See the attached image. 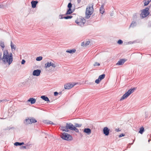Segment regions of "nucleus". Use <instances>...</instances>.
<instances>
[{"mask_svg": "<svg viewBox=\"0 0 151 151\" xmlns=\"http://www.w3.org/2000/svg\"><path fill=\"white\" fill-rule=\"evenodd\" d=\"M128 44H131V43H133V42H128Z\"/></svg>", "mask_w": 151, "mask_h": 151, "instance_id": "bf43d9fd", "label": "nucleus"}, {"mask_svg": "<svg viewBox=\"0 0 151 151\" xmlns=\"http://www.w3.org/2000/svg\"><path fill=\"white\" fill-rule=\"evenodd\" d=\"M82 124H79L78 123H75L74 126L76 128V127H81L82 126Z\"/></svg>", "mask_w": 151, "mask_h": 151, "instance_id": "7c9ffc66", "label": "nucleus"}, {"mask_svg": "<svg viewBox=\"0 0 151 151\" xmlns=\"http://www.w3.org/2000/svg\"><path fill=\"white\" fill-rule=\"evenodd\" d=\"M67 7L68 8L71 9L72 7V4L71 2H70V3H68L67 6Z\"/></svg>", "mask_w": 151, "mask_h": 151, "instance_id": "2f4dec72", "label": "nucleus"}, {"mask_svg": "<svg viewBox=\"0 0 151 151\" xmlns=\"http://www.w3.org/2000/svg\"><path fill=\"white\" fill-rule=\"evenodd\" d=\"M3 6H4L3 5H1L0 4V8H3Z\"/></svg>", "mask_w": 151, "mask_h": 151, "instance_id": "6e6d98bb", "label": "nucleus"}, {"mask_svg": "<svg viewBox=\"0 0 151 151\" xmlns=\"http://www.w3.org/2000/svg\"><path fill=\"white\" fill-rule=\"evenodd\" d=\"M60 137L62 139L69 141L73 139L71 135L65 132L62 133Z\"/></svg>", "mask_w": 151, "mask_h": 151, "instance_id": "7ed1b4c3", "label": "nucleus"}, {"mask_svg": "<svg viewBox=\"0 0 151 151\" xmlns=\"http://www.w3.org/2000/svg\"><path fill=\"white\" fill-rule=\"evenodd\" d=\"M134 140L133 141V142L132 143H129V145H132L133 144V143H134Z\"/></svg>", "mask_w": 151, "mask_h": 151, "instance_id": "4d7b16f0", "label": "nucleus"}, {"mask_svg": "<svg viewBox=\"0 0 151 151\" xmlns=\"http://www.w3.org/2000/svg\"><path fill=\"white\" fill-rule=\"evenodd\" d=\"M58 94V93L57 91H55L54 93V95L55 96H57Z\"/></svg>", "mask_w": 151, "mask_h": 151, "instance_id": "37998d69", "label": "nucleus"}, {"mask_svg": "<svg viewBox=\"0 0 151 151\" xmlns=\"http://www.w3.org/2000/svg\"><path fill=\"white\" fill-rule=\"evenodd\" d=\"M73 17V16H68L67 15L66 16L64 17H63V18H64V19H70L72 18Z\"/></svg>", "mask_w": 151, "mask_h": 151, "instance_id": "bb28decb", "label": "nucleus"}, {"mask_svg": "<svg viewBox=\"0 0 151 151\" xmlns=\"http://www.w3.org/2000/svg\"><path fill=\"white\" fill-rule=\"evenodd\" d=\"M70 1H71V0H70Z\"/></svg>", "mask_w": 151, "mask_h": 151, "instance_id": "338daca9", "label": "nucleus"}, {"mask_svg": "<svg viewBox=\"0 0 151 151\" xmlns=\"http://www.w3.org/2000/svg\"><path fill=\"white\" fill-rule=\"evenodd\" d=\"M63 14L60 15L59 16L60 18V19H64V18H63L64 17H63Z\"/></svg>", "mask_w": 151, "mask_h": 151, "instance_id": "09e8293b", "label": "nucleus"}, {"mask_svg": "<svg viewBox=\"0 0 151 151\" xmlns=\"http://www.w3.org/2000/svg\"><path fill=\"white\" fill-rule=\"evenodd\" d=\"M144 131V128L143 127H142L140 128L139 130V133L142 134H143V133Z\"/></svg>", "mask_w": 151, "mask_h": 151, "instance_id": "b1692460", "label": "nucleus"}, {"mask_svg": "<svg viewBox=\"0 0 151 151\" xmlns=\"http://www.w3.org/2000/svg\"><path fill=\"white\" fill-rule=\"evenodd\" d=\"M2 102V100H0V103Z\"/></svg>", "mask_w": 151, "mask_h": 151, "instance_id": "e2e57ef3", "label": "nucleus"}, {"mask_svg": "<svg viewBox=\"0 0 151 151\" xmlns=\"http://www.w3.org/2000/svg\"><path fill=\"white\" fill-rule=\"evenodd\" d=\"M0 46L2 48H4L5 47V46L4 45V42L1 41L0 42Z\"/></svg>", "mask_w": 151, "mask_h": 151, "instance_id": "c756f323", "label": "nucleus"}, {"mask_svg": "<svg viewBox=\"0 0 151 151\" xmlns=\"http://www.w3.org/2000/svg\"><path fill=\"white\" fill-rule=\"evenodd\" d=\"M73 12V11L71 9L68 8L67 9L65 15H67L68 14H70Z\"/></svg>", "mask_w": 151, "mask_h": 151, "instance_id": "a211bd4d", "label": "nucleus"}, {"mask_svg": "<svg viewBox=\"0 0 151 151\" xmlns=\"http://www.w3.org/2000/svg\"><path fill=\"white\" fill-rule=\"evenodd\" d=\"M101 81V80L99 79V78L98 79H96L95 81V82L97 84H99L100 82V81Z\"/></svg>", "mask_w": 151, "mask_h": 151, "instance_id": "c9c22d12", "label": "nucleus"}, {"mask_svg": "<svg viewBox=\"0 0 151 151\" xmlns=\"http://www.w3.org/2000/svg\"><path fill=\"white\" fill-rule=\"evenodd\" d=\"M93 11V5L90 4L87 7L86 12V17L88 19L92 14Z\"/></svg>", "mask_w": 151, "mask_h": 151, "instance_id": "f03ea898", "label": "nucleus"}, {"mask_svg": "<svg viewBox=\"0 0 151 151\" xmlns=\"http://www.w3.org/2000/svg\"><path fill=\"white\" fill-rule=\"evenodd\" d=\"M73 130L75 131L76 132H77V133L79 132L78 129L77 128H76V127L75 126L74 127V128H73Z\"/></svg>", "mask_w": 151, "mask_h": 151, "instance_id": "473e14b6", "label": "nucleus"}, {"mask_svg": "<svg viewBox=\"0 0 151 151\" xmlns=\"http://www.w3.org/2000/svg\"><path fill=\"white\" fill-rule=\"evenodd\" d=\"M83 132L86 133L87 134L89 135L91 133V130L90 128H85L84 129Z\"/></svg>", "mask_w": 151, "mask_h": 151, "instance_id": "ddd939ff", "label": "nucleus"}, {"mask_svg": "<svg viewBox=\"0 0 151 151\" xmlns=\"http://www.w3.org/2000/svg\"><path fill=\"white\" fill-rule=\"evenodd\" d=\"M42 56H39L37 57L36 58V60L37 61H40L42 60Z\"/></svg>", "mask_w": 151, "mask_h": 151, "instance_id": "c85d7f7f", "label": "nucleus"}, {"mask_svg": "<svg viewBox=\"0 0 151 151\" xmlns=\"http://www.w3.org/2000/svg\"><path fill=\"white\" fill-rule=\"evenodd\" d=\"M126 60H127L125 59H120L116 63V65H122L125 62Z\"/></svg>", "mask_w": 151, "mask_h": 151, "instance_id": "9b49d317", "label": "nucleus"}, {"mask_svg": "<svg viewBox=\"0 0 151 151\" xmlns=\"http://www.w3.org/2000/svg\"><path fill=\"white\" fill-rule=\"evenodd\" d=\"M110 129L108 127H106L104 128L103 130V133L106 136H108L109 133Z\"/></svg>", "mask_w": 151, "mask_h": 151, "instance_id": "9d476101", "label": "nucleus"}, {"mask_svg": "<svg viewBox=\"0 0 151 151\" xmlns=\"http://www.w3.org/2000/svg\"><path fill=\"white\" fill-rule=\"evenodd\" d=\"M124 135H125V134H124L122 133L119 135V137H121L124 136Z\"/></svg>", "mask_w": 151, "mask_h": 151, "instance_id": "c03bdc74", "label": "nucleus"}, {"mask_svg": "<svg viewBox=\"0 0 151 151\" xmlns=\"http://www.w3.org/2000/svg\"><path fill=\"white\" fill-rule=\"evenodd\" d=\"M115 131H116L117 132H118L120 131L119 128H118L116 129H115Z\"/></svg>", "mask_w": 151, "mask_h": 151, "instance_id": "603ef678", "label": "nucleus"}, {"mask_svg": "<svg viewBox=\"0 0 151 151\" xmlns=\"http://www.w3.org/2000/svg\"><path fill=\"white\" fill-rule=\"evenodd\" d=\"M75 126L71 123H67L65 127H61L63 128H67L70 130H73V128Z\"/></svg>", "mask_w": 151, "mask_h": 151, "instance_id": "423d86ee", "label": "nucleus"}, {"mask_svg": "<svg viewBox=\"0 0 151 151\" xmlns=\"http://www.w3.org/2000/svg\"><path fill=\"white\" fill-rule=\"evenodd\" d=\"M38 3V1H32L31 2L32 7L33 8H35Z\"/></svg>", "mask_w": 151, "mask_h": 151, "instance_id": "f8f14e48", "label": "nucleus"}, {"mask_svg": "<svg viewBox=\"0 0 151 151\" xmlns=\"http://www.w3.org/2000/svg\"><path fill=\"white\" fill-rule=\"evenodd\" d=\"M148 27H151V21H150L148 23Z\"/></svg>", "mask_w": 151, "mask_h": 151, "instance_id": "3c124183", "label": "nucleus"}, {"mask_svg": "<svg viewBox=\"0 0 151 151\" xmlns=\"http://www.w3.org/2000/svg\"><path fill=\"white\" fill-rule=\"evenodd\" d=\"M46 122H47V124H54L53 122H52L50 121H46Z\"/></svg>", "mask_w": 151, "mask_h": 151, "instance_id": "58836bf2", "label": "nucleus"}, {"mask_svg": "<svg viewBox=\"0 0 151 151\" xmlns=\"http://www.w3.org/2000/svg\"><path fill=\"white\" fill-rule=\"evenodd\" d=\"M137 25V22L135 21H133L130 24L129 27H132L134 28Z\"/></svg>", "mask_w": 151, "mask_h": 151, "instance_id": "aec40b11", "label": "nucleus"}, {"mask_svg": "<svg viewBox=\"0 0 151 151\" xmlns=\"http://www.w3.org/2000/svg\"><path fill=\"white\" fill-rule=\"evenodd\" d=\"M90 42L89 41H87L85 43V47L87 46L88 45H89L90 43Z\"/></svg>", "mask_w": 151, "mask_h": 151, "instance_id": "4c0bfd02", "label": "nucleus"}, {"mask_svg": "<svg viewBox=\"0 0 151 151\" xmlns=\"http://www.w3.org/2000/svg\"><path fill=\"white\" fill-rule=\"evenodd\" d=\"M25 62V60H24L23 59L21 61V64L22 65L24 64Z\"/></svg>", "mask_w": 151, "mask_h": 151, "instance_id": "a18cd8bd", "label": "nucleus"}, {"mask_svg": "<svg viewBox=\"0 0 151 151\" xmlns=\"http://www.w3.org/2000/svg\"><path fill=\"white\" fill-rule=\"evenodd\" d=\"M41 98L45 101H47V103L50 102L49 98L46 96H41Z\"/></svg>", "mask_w": 151, "mask_h": 151, "instance_id": "2eb2a0df", "label": "nucleus"}, {"mask_svg": "<svg viewBox=\"0 0 151 151\" xmlns=\"http://www.w3.org/2000/svg\"><path fill=\"white\" fill-rule=\"evenodd\" d=\"M24 142H16L15 143H14V145L15 146H21V145H24Z\"/></svg>", "mask_w": 151, "mask_h": 151, "instance_id": "6ab92c4d", "label": "nucleus"}, {"mask_svg": "<svg viewBox=\"0 0 151 151\" xmlns=\"http://www.w3.org/2000/svg\"><path fill=\"white\" fill-rule=\"evenodd\" d=\"M105 5V3H103L100 8V13L103 14L105 12V9L104 8V6Z\"/></svg>", "mask_w": 151, "mask_h": 151, "instance_id": "4468645a", "label": "nucleus"}, {"mask_svg": "<svg viewBox=\"0 0 151 151\" xmlns=\"http://www.w3.org/2000/svg\"><path fill=\"white\" fill-rule=\"evenodd\" d=\"M81 18H82V17H81ZM83 19V22H84V24L86 22V20L84 19L83 18H82Z\"/></svg>", "mask_w": 151, "mask_h": 151, "instance_id": "864d4df0", "label": "nucleus"}, {"mask_svg": "<svg viewBox=\"0 0 151 151\" xmlns=\"http://www.w3.org/2000/svg\"><path fill=\"white\" fill-rule=\"evenodd\" d=\"M2 102H7V101H9V100H7V99H3V100H2Z\"/></svg>", "mask_w": 151, "mask_h": 151, "instance_id": "de8ad7c7", "label": "nucleus"}, {"mask_svg": "<svg viewBox=\"0 0 151 151\" xmlns=\"http://www.w3.org/2000/svg\"><path fill=\"white\" fill-rule=\"evenodd\" d=\"M76 83H73V84L70 83H66L64 85V88L66 89H69L73 87Z\"/></svg>", "mask_w": 151, "mask_h": 151, "instance_id": "0eeeda50", "label": "nucleus"}, {"mask_svg": "<svg viewBox=\"0 0 151 151\" xmlns=\"http://www.w3.org/2000/svg\"><path fill=\"white\" fill-rule=\"evenodd\" d=\"M100 65V64L99 63H98L97 62H95L94 64H93V66H99Z\"/></svg>", "mask_w": 151, "mask_h": 151, "instance_id": "e433bc0d", "label": "nucleus"}, {"mask_svg": "<svg viewBox=\"0 0 151 151\" xmlns=\"http://www.w3.org/2000/svg\"><path fill=\"white\" fill-rule=\"evenodd\" d=\"M62 129H65V128H62Z\"/></svg>", "mask_w": 151, "mask_h": 151, "instance_id": "69168bd1", "label": "nucleus"}, {"mask_svg": "<svg viewBox=\"0 0 151 151\" xmlns=\"http://www.w3.org/2000/svg\"><path fill=\"white\" fill-rule=\"evenodd\" d=\"M30 119L28 118L24 121L23 123L25 125H28L29 124H30Z\"/></svg>", "mask_w": 151, "mask_h": 151, "instance_id": "f3484780", "label": "nucleus"}, {"mask_svg": "<svg viewBox=\"0 0 151 151\" xmlns=\"http://www.w3.org/2000/svg\"><path fill=\"white\" fill-rule=\"evenodd\" d=\"M149 8L146 7L142 10V12L140 14V16H141L142 18L146 17L149 15L150 12H149Z\"/></svg>", "mask_w": 151, "mask_h": 151, "instance_id": "39448f33", "label": "nucleus"}, {"mask_svg": "<svg viewBox=\"0 0 151 151\" xmlns=\"http://www.w3.org/2000/svg\"><path fill=\"white\" fill-rule=\"evenodd\" d=\"M150 139H149L148 140V142H150Z\"/></svg>", "mask_w": 151, "mask_h": 151, "instance_id": "0e129e2a", "label": "nucleus"}, {"mask_svg": "<svg viewBox=\"0 0 151 151\" xmlns=\"http://www.w3.org/2000/svg\"><path fill=\"white\" fill-rule=\"evenodd\" d=\"M76 51V50L75 49H73L71 50H66V52H67L69 53H73L74 52Z\"/></svg>", "mask_w": 151, "mask_h": 151, "instance_id": "4be33fe9", "label": "nucleus"}, {"mask_svg": "<svg viewBox=\"0 0 151 151\" xmlns=\"http://www.w3.org/2000/svg\"><path fill=\"white\" fill-rule=\"evenodd\" d=\"M14 129V127H7V128L4 129V130H9L11 129Z\"/></svg>", "mask_w": 151, "mask_h": 151, "instance_id": "cd10ccee", "label": "nucleus"}, {"mask_svg": "<svg viewBox=\"0 0 151 151\" xmlns=\"http://www.w3.org/2000/svg\"><path fill=\"white\" fill-rule=\"evenodd\" d=\"M47 121L46 120H45V121L44 122L45 123H46V124H47V123H46V122H46V121Z\"/></svg>", "mask_w": 151, "mask_h": 151, "instance_id": "13d9d810", "label": "nucleus"}, {"mask_svg": "<svg viewBox=\"0 0 151 151\" xmlns=\"http://www.w3.org/2000/svg\"><path fill=\"white\" fill-rule=\"evenodd\" d=\"M51 66L53 68H55L56 67L55 65L52 62H51Z\"/></svg>", "mask_w": 151, "mask_h": 151, "instance_id": "79ce46f5", "label": "nucleus"}, {"mask_svg": "<svg viewBox=\"0 0 151 151\" xmlns=\"http://www.w3.org/2000/svg\"><path fill=\"white\" fill-rule=\"evenodd\" d=\"M81 0H77V2L78 4H79L81 2Z\"/></svg>", "mask_w": 151, "mask_h": 151, "instance_id": "5fc2aeb1", "label": "nucleus"}, {"mask_svg": "<svg viewBox=\"0 0 151 151\" xmlns=\"http://www.w3.org/2000/svg\"><path fill=\"white\" fill-rule=\"evenodd\" d=\"M150 1H149V0H148L147 1H145V2L144 3V5L145 6L147 5L150 3Z\"/></svg>", "mask_w": 151, "mask_h": 151, "instance_id": "f704fd0d", "label": "nucleus"}, {"mask_svg": "<svg viewBox=\"0 0 151 151\" xmlns=\"http://www.w3.org/2000/svg\"><path fill=\"white\" fill-rule=\"evenodd\" d=\"M2 61L4 64L6 63L10 65L13 61V55L12 53H9L8 50L4 51L3 55L2 57Z\"/></svg>", "mask_w": 151, "mask_h": 151, "instance_id": "f257e3e1", "label": "nucleus"}, {"mask_svg": "<svg viewBox=\"0 0 151 151\" xmlns=\"http://www.w3.org/2000/svg\"><path fill=\"white\" fill-rule=\"evenodd\" d=\"M2 53L1 52H0V60H2V58H1Z\"/></svg>", "mask_w": 151, "mask_h": 151, "instance_id": "49530a36", "label": "nucleus"}, {"mask_svg": "<svg viewBox=\"0 0 151 151\" xmlns=\"http://www.w3.org/2000/svg\"><path fill=\"white\" fill-rule=\"evenodd\" d=\"M79 19V20L78 21L77 20H76L75 22L78 25L81 26H84V22H83V19L82 18H80Z\"/></svg>", "mask_w": 151, "mask_h": 151, "instance_id": "1a4fd4ad", "label": "nucleus"}, {"mask_svg": "<svg viewBox=\"0 0 151 151\" xmlns=\"http://www.w3.org/2000/svg\"><path fill=\"white\" fill-rule=\"evenodd\" d=\"M105 76V74H103L99 76L98 78H99V79H100L101 81L104 78Z\"/></svg>", "mask_w": 151, "mask_h": 151, "instance_id": "393cba45", "label": "nucleus"}, {"mask_svg": "<svg viewBox=\"0 0 151 151\" xmlns=\"http://www.w3.org/2000/svg\"><path fill=\"white\" fill-rule=\"evenodd\" d=\"M51 62H47L45 64V67L46 68H48L51 66Z\"/></svg>", "mask_w": 151, "mask_h": 151, "instance_id": "a878e982", "label": "nucleus"}, {"mask_svg": "<svg viewBox=\"0 0 151 151\" xmlns=\"http://www.w3.org/2000/svg\"><path fill=\"white\" fill-rule=\"evenodd\" d=\"M128 147L130 148V145H129L128 146Z\"/></svg>", "mask_w": 151, "mask_h": 151, "instance_id": "052dcab7", "label": "nucleus"}, {"mask_svg": "<svg viewBox=\"0 0 151 151\" xmlns=\"http://www.w3.org/2000/svg\"><path fill=\"white\" fill-rule=\"evenodd\" d=\"M41 73V70H35L33 71L32 72V75L34 76H38L40 75Z\"/></svg>", "mask_w": 151, "mask_h": 151, "instance_id": "6e6552de", "label": "nucleus"}, {"mask_svg": "<svg viewBox=\"0 0 151 151\" xmlns=\"http://www.w3.org/2000/svg\"><path fill=\"white\" fill-rule=\"evenodd\" d=\"M36 101V100L35 99L32 98L29 99L27 100V102H30L31 104H33L35 103Z\"/></svg>", "mask_w": 151, "mask_h": 151, "instance_id": "dca6fc26", "label": "nucleus"}, {"mask_svg": "<svg viewBox=\"0 0 151 151\" xmlns=\"http://www.w3.org/2000/svg\"><path fill=\"white\" fill-rule=\"evenodd\" d=\"M81 45L83 46H85V43L84 42H81Z\"/></svg>", "mask_w": 151, "mask_h": 151, "instance_id": "8fccbe9b", "label": "nucleus"}, {"mask_svg": "<svg viewBox=\"0 0 151 151\" xmlns=\"http://www.w3.org/2000/svg\"><path fill=\"white\" fill-rule=\"evenodd\" d=\"M10 46L11 47V49L12 50L13 49H14V50H16V46L15 45H14L13 43L12 42V41L11 42Z\"/></svg>", "mask_w": 151, "mask_h": 151, "instance_id": "412c9836", "label": "nucleus"}, {"mask_svg": "<svg viewBox=\"0 0 151 151\" xmlns=\"http://www.w3.org/2000/svg\"><path fill=\"white\" fill-rule=\"evenodd\" d=\"M66 128H65V129H62V130L63 131H65L66 132H68L69 130Z\"/></svg>", "mask_w": 151, "mask_h": 151, "instance_id": "a19ab883", "label": "nucleus"}, {"mask_svg": "<svg viewBox=\"0 0 151 151\" xmlns=\"http://www.w3.org/2000/svg\"><path fill=\"white\" fill-rule=\"evenodd\" d=\"M58 93L60 94H61V92H60Z\"/></svg>", "mask_w": 151, "mask_h": 151, "instance_id": "680f3d73", "label": "nucleus"}, {"mask_svg": "<svg viewBox=\"0 0 151 151\" xmlns=\"http://www.w3.org/2000/svg\"><path fill=\"white\" fill-rule=\"evenodd\" d=\"M20 148L21 149H27V147L26 146H20Z\"/></svg>", "mask_w": 151, "mask_h": 151, "instance_id": "ea45409f", "label": "nucleus"}, {"mask_svg": "<svg viewBox=\"0 0 151 151\" xmlns=\"http://www.w3.org/2000/svg\"><path fill=\"white\" fill-rule=\"evenodd\" d=\"M123 43V41L122 40H119L118 41H117V43L121 45Z\"/></svg>", "mask_w": 151, "mask_h": 151, "instance_id": "72a5a7b5", "label": "nucleus"}, {"mask_svg": "<svg viewBox=\"0 0 151 151\" xmlns=\"http://www.w3.org/2000/svg\"><path fill=\"white\" fill-rule=\"evenodd\" d=\"M135 89L136 88L134 87L129 89L127 92H126L124 94L120 99V101H121L125 99H126L134 92Z\"/></svg>", "mask_w": 151, "mask_h": 151, "instance_id": "20e7f679", "label": "nucleus"}, {"mask_svg": "<svg viewBox=\"0 0 151 151\" xmlns=\"http://www.w3.org/2000/svg\"><path fill=\"white\" fill-rule=\"evenodd\" d=\"M30 119V124H31L32 123H35L37 122V120L33 117L32 118Z\"/></svg>", "mask_w": 151, "mask_h": 151, "instance_id": "5701e85b", "label": "nucleus"}]
</instances>
